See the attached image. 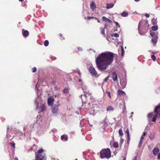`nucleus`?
<instances>
[{
  "label": "nucleus",
  "instance_id": "nucleus-1",
  "mask_svg": "<svg viewBox=\"0 0 160 160\" xmlns=\"http://www.w3.org/2000/svg\"><path fill=\"white\" fill-rule=\"evenodd\" d=\"M113 53L108 51H106L98 55L96 58L95 62L99 71H103L107 69L108 66L113 61Z\"/></svg>",
  "mask_w": 160,
  "mask_h": 160
},
{
  "label": "nucleus",
  "instance_id": "nucleus-2",
  "mask_svg": "<svg viewBox=\"0 0 160 160\" xmlns=\"http://www.w3.org/2000/svg\"><path fill=\"white\" fill-rule=\"evenodd\" d=\"M100 157L101 158H109L111 156V151L109 149H104L100 152Z\"/></svg>",
  "mask_w": 160,
  "mask_h": 160
},
{
  "label": "nucleus",
  "instance_id": "nucleus-3",
  "mask_svg": "<svg viewBox=\"0 0 160 160\" xmlns=\"http://www.w3.org/2000/svg\"><path fill=\"white\" fill-rule=\"evenodd\" d=\"M43 152L44 150L42 149L38 150L36 153V159L35 160H46V158Z\"/></svg>",
  "mask_w": 160,
  "mask_h": 160
},
{
  "label": "nucleus",
  "instance_id": "nucleus-4",
  "mask_svg": "<svg viewBox=\"0 0 160 160\" xmlns=\"http://www.w3.org/2000/svg\"><path fill=\"white\" fill-rule=\"evenodd\" d=\"M89 71L90 73L96 77H98L99 75L96 71L95 68L92 66L90 67L89 68Z\"/></svg>",
  "mask_w": 160,
  "mask_h": 160
},
{
  "label": "nucleus",
  "instance_id": "nucleus-5",
  "mask_svg": "<svg viewBox=\"0 0 160 160\" xmlns=\"http://www.w3.org/2000/svg\"><path fill=\"white\" fill-rule=\"evenodd\" d=\"M149 27V25L147 22H146L144 23L142 29V31L144 33H145L147 32Z\"/></svg>",
  "mask_w": 160,
  "mask_h": 160
},
{
  "label": "nucleus",
  "instance_id": "nucleus-6",
  "mask_svg": "<svg viewBox=\"0 0 160 160\" xmlns=\"http://www.w3.org/2000/svg\"><path fill=\"white\" fill-rule=\"evenodd\" d=\"M154 112L157 113L158 115V117H160V103L158 104L155 108Z\"/></svg>",
  "mask_w": 160,
  "mask_h": 160
},
{
  "label": "nucleus",
  "instance_id": "nucleus-7",
  "mask_svg": "<svg viewBox=\"0 0 160 160\" xmlns=\"http://www.w3.org/2000/svg\"><path fill=\"white\" fill-rule=\"evenodd\" d=\"M58 105H55L52 106V113H56L58 112Z\"/></svg>",
  "mask_w": 160,
  "mask_h": 160
},
{
  "label": "nucleus",
  "instance_id": "nucleus-8",
  "mask_svg": "<svg viewBox=\"0 0 160 160\" xmlns=\"http://www.w3.org/2000/svg\"><path fill=\"white\" fill-rule=\"evenodd\" d=\"M37 95H38V98H36L35 102L36 104V108H38V104L39 102L41 103V98L40 97H39L38 94L37 93Z\"/></svg>",
  "mask_w": 160,
  "mask_h": 160
},
{
  "label": "nucleus",
  "instance_id": "nucleus-9",
  "mask_svg": "<svg viewBox=\"0 0 160 160\" xmlns=\"http://www.w3.org/2000/svg\"><path fill=\"white\" fill-rule=\"evenodd\" d=\"M120 84L122 87L123 88H124L126 85V80L125 78H123L122 80H120Z\"/></svg>",
  "mask_w": 160,
  "mask_h": 160
},
{
  "label": "nucleus",
  "instance_id": "nucleus-10",
  "mask_svg": "<svg viewBox=\"0 0 160 160\" xmlns=\"http://www.w3.org/2000/svg\"><path fill=\"white\" fill-rule=\"evenodd\" d=\"M54 101V100L52 97H50L48 98V104L49 106L51 105L52 103Z\"/></svg>",
  "mask_w": 160,
  "mask_h": 160
},
{
  "label": "nucleus",
  "instance_id": "nucleus-11",
  "mask_svg": "<svg viewBox=\"0 0 160 160\" xmlns=\"http://www.w3.org/2000/svg\"><path fill=\"white\" fill-rule=\"evenodd\" d=\"M147 134V132H143V134L141 138L140 141L139 142V144L138 145L139 147H140L141 145L142 144L143 142V140L144 139L143 137L145 136Z\"/></svg>",
  "mask_w": 160,
  "mask_h": 160
},
{
  "label": "nucleus",
  "instance_id": "nucleus-12",
  "mask_svg": "<svg viewBox=\"0 0 160 160\" xmlns=\"http://www.w3.org/2000/svg\"><path fill=\"white\" fill-rule=\"evenodd\" d=\"M98 107L97 104H93L92 105V108L91 110L93 112H97L98 109Z\"/></svg>",
  "mask_w": 160,
  "mask_h": 160
},
{
  "label": "nucleus",
  "instance_id": "nucleus-13",
  "mask_svg": "<svg viewBox=\"0 0 160 160\" xmlns=\"http://www.w3.org/2000/svg\"><path fill=\"white\" fill-rule=\"evenodd\" d=\"M81 87L84 93H87L89 92V91L87 89L86 86L84 85H82Z\"/></svg>",
  "mask_w": 160,
  "mask_h": 160
},
{
  "label": "nucleus",
  "instance_id": "nucleus-14",
  "mask_svg": "<svg viewBox=\"0 0 160 160\" xmlns=\"http://www.w3.org/2000/svg\"><path fill=\"white\" fill-rule=\"evenodd\" d=\"M90 7L92 9V11H93L96 8V4L93 2H92L90 5Z\"/></svg>",
  "mask_w": 160,
  "mask_h": 160
},
{
  "label": "nucleus",
  "instance_id": "nucleus-15",
  "mask_svg": "<svg viewBox=\"0 0 160 160\" xmlns=\"http://www.w3.org/2000/svg\"><path fill=\"white\" fill-rule=\"evenodd\" d=\"M150 34L152 37H153V39H152L151 40H156L158 39V36L155 34L154 32H151Z\"/></svg>",
  "mask_w": 160,
  "mask_h": 160
},
{
  "label": "nucleus",
  "instance_id": "nucleus-16",
  "mask_svg": "<svg viewBox=\"0 0 160 160\" xmlns=\"http://www.w3.org/2000/svg\"><path fill=\"white\" fill-rule=\"evenodd\" d=\"M112 78L114 81H116L118 80L117 74L115 72L112 73Z\"/></svg>",
  "mask_w": 160,
  "mask_h": 160
},
{
  "label": "nucleus",
  "instance_id": "nucleus-17",
  "mask_svg": "<svg viewBox=\"0 0 160 160\" xmlns=\"http://www.w3.org/2000/svg\"><path fill=\"white\" fill-rule=\"evenodd\" d=\"M28 32L27 30H22V33L24 37H27L28 35Z\"/></svg>",
  "mask_w": 160,
  "mask_h": 160
},
{
  "label": "nucleus",
  "instance_id": "nucleus-18",
  "mask_svg": "<svg viewBox=\"0 0 160 160\" xmlns=\"http://www.w3.org/2000/svg\"><path fill=\"white\" fill-rule=\"evenodd\" d=\"M159 152V150L158 148H155L153 150V153L155 155H156Z\"/></svg>",
  "mask_w": 160,
  "mask_h": 160
},
{
  "label": "nucleus",
  "instance_id": "nucleus-19",
  "mask_svg": "<svg viewBox=\"0 0 160 160\" xmlns=\"http://www.w3.org/2000/svg\"><path fill=\"white\" fill-rule=\"evenodd\" d=\"M118 94L120 95H122L125 96L126 95L125 92L120 90H118Z\"/></svg>",
  "mask_w": 160,
  "mask_h": 160
},
{
  "label": "nucleus",
  "instance_id": "nucleus-20",
  "mask_svg": "<svg viewBox=\"0 0 160 160\" xmlns=\"http://www.w3.org/2000/svg\"><path fill=\"white\" fill-rule=\"evenodd\" d=\"M102 19L104 21H108L110 23L112 22V21L110 19L106 18L105 16L102 17Z\"/></svg>",
  "mask_w": 160,
  "mask_h": 160
},
{
  "label": "nucleus",
  "instance_id": "nucleus-21",
  "mask_svg": "<svg viewBox=\"0 0 160 160\" xmlns=\"http://www.w3.org/2000/svg\"><path fill=\"white\" fill-rule=\"evenodd\" d=\"M40 108L41 111H42L46 109V106L45 104H42L41 106L40 107Z\"/></svg>",
  "mask_w": 160,
  "mask_h": 160
},
{
  "label": "nucleus",
  "instance_id": "nucleus-22",
  "mask_svg": "<svg viewBox=\"0 0 160 160\" xmlns=\"http://www.w3.org/2000/svg\"><path fill=\"white\" fill-rule=\"evenodd\" d=\"M114 6V4H112V3H108L107 4V7L106 8L107 9L111 8H112Z\"/></svg>",
  "mask_w": 160,
  "mask_h": 160
},
{
  "label": "nucleus",
  "instance_id": "nucleus-23",
  "mask_svg": "<svg viewBox=\"0 0 160 160\" xmlns=\"http://www.w3.org/2000/svg\"><path fill=\"white\" fill-rule=\"evenodd\" d=\"M81 98L82 100V102H84V100H85L86 98V95L85 94H84V95H81Z\"/></svg>",
  "mask_w": 160,
  "mask_h": 160
},
{
  "label": "nucleus",
  "instance_id": "nucleus-24",
  "mask_svg": "<svg viewBox=\"0 0 160 160\" xmlns=\"http://www.w3.org/2000/svg\"><path fill=\"white\" fill-rule=\"evenodd\" d=\"M113 110V107L111 106L108 107L107 108V110L108 111H112Z\"/></svg>",
  "mask_w": 160,
  "mask_h": 160
},
{
  "label": "nucleus",
  "instance_id": "nucleus-25",
  "mask_svg": "<svg viewBox=\"0 0 160 160\" xmlns=\"http://www.w3.org/2000/svg\"><path fill=\"white\" fill-rule=\"evenodd\" d=\"M125 133L127 134V136H128V140L130 139V136H129V130L128 128H127V129L126 130Z\"/></svg>",
  "mask_w": 160,
  "mask_h": 160
},
{
  "label": "nucleus",
  "instance_id": "nucleus-26",
  "mask_svg": "<svg viewBox=\"0 0 160 160\" xmlns=\"http://www.w3.org/2000/svg\"><path fill=\"white\" fill-rule=\"evenodd\" d=\"M107 27V25H105L104 28H101V33L102 35H105V29Z\"/></svg>",
  "mask_w": 160,
  "mask_h": 160
},
{
  "label": "nucleus",
  "instance_id": "nucleus-27",
  "mask_svg": "<svg viewBox=\"0 0 160 160\" xmlns=\"http://www.w3.org/2000/svg\"><path fill=\"white\" fill-rule=\"evenodd\" d=\"M128 12H123L122 13H121V15L122 16V17H127L128 16Z\"/></svg>",
  "mask_w": 160,
  "mask_h": 160
},
{
  "label": "nucleus",
  "instance_id": "nucleus-28",
  "mask_svg": "<svg viewBox=\"0 0 160 160\" xmlns=\"http://www.w3.org/2000/svg\"><path fill=\"white\" fill-rule=\"evenodd\" d=\"M61 139L62 140H64L65 141H67L68 138L67 137H65L64 135H62L61 137Z\"/></svg>",
  "mask_w": 160,
  "mask_h": 160
},
{
  "label": "nucleus",
  "instance_id": "nucleus-29",
  "mask_svg": "<svg viewBox=\"0 0 160 160\" xmlns=\"http://www.w3.org/2000/svg\"><path fill=\"white\" fill-rule=\"evenodd\" d=\"M121 48V51H122V56H123L124 54V49L122 44L120 45Z\"/></svg>",
  "mask_w": 160,
  "mask_h": 160
},
{
  "label": "nucleus",
  "instance_id": "nucleus-30",
  "mask_svg": "<svg viewBox=\"0 0 160 160\" xmlns=\"http://www.w3.org/2000/svg\"><path fill=\"white\" fill-rule=\"evenodd\" d=\"M152 29L153 31H155L158 29V27L157 26H154L152 27Z\"/></svg>",
  "mask_w": 160,
  "mask_h": 160
},
{
  "label": "nucleus",
  "instance_id": "nucleus-31",
  "mask_svg": "<svg viewBox=\"0 0 160 160\" xmlns=\"http://www.w3.org/2000/svg\"><path fill=\"white\" fill-rule=\"evenodd\" d=\"M157 117H158V114H157L156 115L154 116L153 118H152V121L153 122H155L156 120V118Z\"/></svg>",
  "mask_w": 160,
  "mask_h": 160
},
{
  "label": "nucleus",
  "instance_id": "nucleus-32",
  "mask_svg": "<svg viewBox=\"0 0 160 160\" xmlns=\"http://www.w3.org/2000/svg\"><path fill=\"white\" fill-rule=\"evenodd\" d=\"M113 147L115 148H117L118 147V144L117 142H115L113 144Z\"/></svg>",
  "mask_w": 160,
  "mask_h": 160
},
{
  "label": "nucleus",
  "instance_id": "nucleus-33",
  "mask_svg": "<svg viewBox=\"0 0 160 160\" xmlns=\"http://www.w3.org/2000/svg\"><path fill=\"white\" fill-rule=\"evenodd\" d=\"M118 132H119V133L120 135L122 136L123 135V132L122 130V129H120L119 130Z\"/></svg>",
  "mask_w": 160,
  "mask_h": 160
},
{
  "label": "nucleus",
  "instance_id": "nucleus-34",
  "mask_svg": "<svg viewBox=\"0 0 160 160\" xmlns=\"http://www.w3.org/2000/svg\"><path fill=\"white\" fill-rule=\"evenodd\" d=\"M151 58L153 61H155L156 59V57L154 55H152L151 56Z\"/></svg>",
  "mask_w": 160,
  "mask_h": 160
},
{
  "label": "nucleus",
  "instance_id": "nucleus-35",
  "mask_svg": "<svg viewBox=\"0 0 160 160\" xmlns=\"http://www.w3.org/2000/svg\"><path fill=\"white\" fill-rule=\"evenodd\" d=\"M44 44L45 46H48L49 44V42L48 41H45V42L44 43Z\"/></svg>",
  "mask_w": 160,
  "mask_h": 160
},
{
  "label": "nucleus",
  "instance_id": "nucleus-36",
  "mask_svg": "<svg viewBox=\"0 0 160 160\" xmlns=\"http://www.w3.org/2000/svg\"><path fill=\"white\" fill-rule=\"evenodd\" d=\"M112 36L118 38L119 37V35L117 33H114L112 34Z\"/></svg>",
  "mask_w": 160,
  "mask_h": 160
},
{
  "label": "nucleus",
  "instance_id": "nucleus-37",
  "mask_svg": "<svg viewBox=\"0 0 160 160\" xmlns=\"http://www.w3.org/2000/svg\"><path fill=\"white\" fill-rule=\"evenodd\" d=\"M157 42V41H151V43L152 44L153 46H155Z\"/></svg>",
  "mask_w": 160,
  "mask_h": 160
},
{
  "label": "nucleus",
  "instance_id": "nucleus-38",
  "mask_svg": "<svg viewBox=\"0 0 160 160\" xmlns=\"http://www.w3.org/2000/svg\"><path fill=\"white\" fill-rule=\"evenodd\" d=\"M68 92V90L67 88H65L63 89V92L65 93H67Z\"/></svg>",
  "mask_w": 160,
  "mask_h": 160
},
{
  "label": "nucleus",
  "instance_id": "nucleus-39",
  "mask_svg": "<svg viewBox=\"0 0 160 160\" xmlns=\"http://www.w3.org/2000/svg\"><path fill=\"white\" fill-rule=\"evenodd\" d=\"M10 144L12 146L13 148H15V144L14 142H11L10 143Z\"/></svg>",
  "mask_w": 160,
  "mask_h": 160
},
{
  "label": "nucleus",
  "instance_id": "nucleus-40",
  "mask_svg": "<svg viewBox=\"0 0 160 160\" xmlns=\"http://www.w3.org/2000/svg\"><path fill=\"white\" fill-rule=\"evenodd\" d=\"M150 138L152 140L154 138V136L153 135L151 134L150 136Z\"/></svg>",
  "mask_w": 160,
  "mask_h": 160
},
{
  "label": "nucleus",
  "instance_id": "nucleus-41",
  "mask_svg": "<svg viewBox=\"0 0 160 160\" xmlns=\"http://www.w3.org/2000/svg\"><path fill=\"white\" fill-rule=\"evenodd\" d=\"M152 113H150L148 114V118H151L152 117Z\"/></svg>",
  "mask_w": 160,
  "mask_h": 160
},
{
  "label": "nucleus",
  "instance_id": "nucleus-42",
  "mask_svg": "<svg viewBox=\"0 0 160 160\" xmlns=\"http://www.w3.org/2000/svg\"><path fill=\"white\" fill-rule=\"evenodd\" d=\"M106 92L107 93V94H108V96L110 98H111V94H110V92L109 91H106Z\"/></svg>",
  "mask_w": 160,
  "mask_h": 160
},
{
  "label": "nucleus",
  "instance_id": "nucleus-43",
  "mask_svg": "<svg viewBox=\"0 0 160 160\" xmlns=\"http://www.w3.org/2000/svg\"><path fill=\"white\" fill-rule=\"evenodd\" d=\"M78 81L79 82L81 83V86H82V85H84L83 83L82 82V80L81 79H79L78 80Z\"/></svg>",
  "mask_w": 160,
  "mask_h": 160
},
{
  "label": "nucleus",
  "instance_id": "nucleus-44",
  "mask_svg": "<svg viewBox=\"0 0 160 160\" xmlns=\"http://www.w3.org/2000/svg\"><path fill=\"white\" fill-rule=\"evenodd\" d=\"M109 78V76H108L104 79V82H106L108 81V80Z\"/></svg>",
  "mask_w": 160,
  "mask_h": 160
},
{
  "label": "nucleus",
  "instance_id": "nucleus-45",
  "mask_svg": "<svg viewBox=\"0 0 160 160\" xmlns=\"http://www.w3.org/2000/svg\"><path fill=\"white\" fill-rule=\"evenodd\" d=\"M122 42H117L116 43H117V45H118L119 44H120V45L121 44H122Z\"/></svg>",
  "mask_w": 160,
  "mask_h": 160
},
{
  "label": "nucleus",
  "instance_id": "nucleus-46",
  "mask_svg": "<svg viewBox=\"0 0 160 160\" xmlns=\"http://www.w3.org/2000/svg\"><path fill=\"white\" fill-rule=\"evenodd\" d=\"M36 68L35 67H34L32 68V72H35L36 71Z\"/></svg>",
  "mask_w": 160,
  "mask_h": 160
},
{
  "label": "nucleus",
  "instance_id": "nucleus-47",
  "mask_svg": "<svg viewBox=\"0 0 160 160\" xmlns=\"http://www.w3.org/2000/svg\"><path fill=\"white\" fill-rule=\"evenodd\" d=\"M122 111L123 112L126 111V108L125 106H124L123 108Z\"/></svg>",
  "mask_w": 160,
  "mask_h": 160
},
{
  "label": "nucleus",
  "instance_id": "nucleus-48",
  "mask_svg": "<svg viewBox=\"0 0 160 160\" xmlns=\"http://www.w3.org/2000/svg\"><path fill=\"white\" fill-rule=\"evenodd\" d=\"M145 16L147 18H148L150 16L149 14H148V13H146L145 14Z\"/></svg>",
  "mask_w": 160,
  "mask_h": 160
},
{
  "label": "nucleus",
  "instance_id": "nucleus-49",
  "mask_svg": "<svg viewBox=\"0 0 160 160\" xmlns=\"http://www.w3.org/2000/svg\"><path fill=\"white\" fill-rule=\"evenodd\" d=\"M94 18V17H87L88 19H91L92 18Z\"/></svg>",
  "mask_w": 160,
  "mask_h": 160
},
{
  "label": "nucleus",
  "instance_id": "nucleus-50",
  "mask_svg": "<svg viewBox=\"0 0 160 160\" xmlns=\"http://www.w3.org/2000/svg\"><path fill=\"white\" fill-rule=\"evenodd\" d=\"M78 50L79 51H81L82 50V48H81L79 47L78 48Z\"/></svg>",
  "mask_w": 160,
  "mask_h": 160
},
{
  "label": "nucleus",
  "instance_id": "nucleus-51",
  "mask_svg": "<svg viewBox=\"0 0 160 160\" xmlns=\"http://www.w3.org/2000/svg\"><path fill=\"white\" fill-rule=\"evenodd\" d=\"M158 159H160V152L158 155Z\"/></svg>",
  "mask_w": 160,
  "mask_h": 160
},
{
  "label": "nucleus",
  "instance_id": "nucleus-52",
  "mask_svg": "<svg viewBox=\"0 0 160 160\" xmlns=\"http://www.w3.org/2000/svg\"><path fill=\"white\" fill-rule=\"evenodd\" d=\"M123 141H124V140H123V139H122V138H121V140H120V142H121L122 143V142H123Z\"/></svg>",
  "mask_w": 160,
  "mask_h": 160
},
{
  "label": "nucleus",
  "instance_id": "nucleus-53",
  "mask_svg": "<svg viewBox=\"0 0 160 160\" xmlns=\"http://www.w3.org/2000/svg\"><path fill=\"white\" fill-rule=\"evenodd\" d=\"M133 114V112H132L131 113V116L130 117V118H132V115Z\"/></svg>",
  "mask_w": 160,
  "mask_h": 160
},
{
  "label": "nucleus",
  "instance_id": "nucleus-54",
  "mask_svg": "<svg viewBox=\"0 0 160 160\" xmlns=\"http://www.w3.org/2000/svg\"><path fill=\"white\" fill-rule=\"evenodd\" d=\"M115 22L116 24V26H118V22Z\"/></svg>",
  "mask_w": 160,
  "mask_h": 160
},
{
  "label": "nucleus",
  "instance_id": "nucleus-55",
  "mask_svg": "<svg viewBox=\"0 0 160 160\" xmlns=\"http://www.w3.org/2000/svg\"><path fill=\"white\" fill-rule=\"evenodd\" d=\"M89 51H92L94 53H95V52H96L94 50H92V49H89Z\"/></svg>",
  "mask_w": 160,
  "mask_h": 160
},
{
  "label": "nucleus",
  "instance_id": "nucleus-56",
  "mask_svg": "<svg viewBox=\"0 0 160 160\" xmlns=\"http://www.w3.org/2000/svg\"><path fill=\"white\" fill-rule=\"evenodd\" d=\"M14 160H18V158L17 157H15L14 158Z\"/></svg>",
  "mask_w": 160,
  "mask_h": 160
},
{
  "label": "nucleus",
  "instance_id": "nucleus-57",
  "mask_svg": "<svg viewBox=\"0 0 160 160\" xmlns=\"http://www.w3.org/2000/svg\"><path fill=\"white\" fill-rule=\"evenodd\" d=\"M78 74H79V75L80 76H81V73H80V72L79 71V72H78Z\"/></svg>",
  "mask_w": 160,
  "mask_h": 160
},
{
  "label": "nucleus",
  "instance_id": "nucleus-58",
  "mask_svg": "<svg viewBox=\"0 0 160 160\" xmlns=\"http://www.w3.org/2000/svg\"><path fill=\"white\" fill-rule=\"evenodd\" d=\"M95 19H97V20H98V22H100V21H99V20H98V19H97V18H95Z\"/></svg>",
  "mask_w": 160,
  "mask_h": 160
},
{
  "label": "nucleus",
  "instance_id": "nucleus-59",
  "mask_svg": "<svg viewBox=\"0 0 160 160\" xmlns=\"http://www.w3.org/2000/svg\"><path fill=\"white\" fill-rule=\"evenodd\" d=\"M156 53V52H152V53L153 54L155 53Z\"/></svg>",
  "mask_w": 160,
  "mask_h": 160
},
{
  "label": "nucleus",
  "instance_id": "nucleus-60",
  "mask_svg": "<svg viewBox=\"0 0 160 160\" xmlns=\"http://www.w3.org/2000/svg\"><path fill=\"white\" fill-rule=\"evenodd\" d=\"M136 157H135L132 160H136Z\"/></svg>",
  "mask_w": 160,
  "mask_h": 160
},
{
  "label": "nucleus",
  "instance_id": "nucleus-61",
  "mask_svg": "<svg viewBox=\"0 0 160 160\" xmlns=\"http://www.w3.org/2000/svg\"><path fill=\"white\" fill-rule=\"evenodd\" d=\"M136 2H138L140 0H134Z\"/></svg>",
  "mask_w": 160,
  "mask_h": 160
},
{
  "label": "nucleus",
  "instance_id": "nucleus-62",
  "mask_svg": "<svg viewBox=\"0 0 160 160\" xmlns=\"http://www.w3.org/2000/svg\"><path fill=\"white\" fill-rule=\"evenodd\" d=\"M126 160V158H124L123 159V160Z\"/></svg>",
  "mask_w": 160,
  "mask_h": 160
},
{
  "label": "nucleus",
  "instance_id": "nucleus-63",
  "mask_svg": "<svg viewBox=\"0 0 160 160\" xmlns=\"http://www.w3.org/2000/svg\"><path fill=\"white\" fill-rule=\"evenodd\" d=\"M36 88H37V85H36Z\"/></svg>",
  "mask_w": 160,
  "mask_h": 160
},
{
  "label": "nucleus",
  "instance_id": "nucleus-64",
  "mask_svg": "<svg viewBox=\"0 0 160 160\" xmlns=\"http://www.w3.org/2000/svg\"><path fill=\"white\" fill-rule=\"evenodd\" d=\"M20 1H23L24 0H19Z\"/></svg>",
  "mask_w": 160,
  "mask_h": 160
}]
</instances>
